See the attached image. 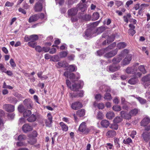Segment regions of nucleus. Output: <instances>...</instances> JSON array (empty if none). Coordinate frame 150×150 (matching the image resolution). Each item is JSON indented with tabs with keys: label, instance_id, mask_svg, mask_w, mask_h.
<instances>
[{
	"label": "nucleus",
	"instance_id": "1",
	"mask_svg": "<svg viewBox=\"0 0 150 150\" xmlns=\"http://www.w3.org/2000/svg\"><path fill=\"white\" fill-rule=\"evenodd\" d=\"M66 84L71 90L76 91L79 90V89L81 88L84 85L83 81L81 80H80L78 83H73L71 84L70 81L69 80H66Z\"/></svg>",
	"mask_w": 150,
	"mask_h": 150
},
{
	"label": "nucleus",
	"instance_id": "2",
	"mask_svg": "<svg viewBox=\"0 0 150 150\" xmlns=\"http://www.w3.org/2000/svg\"><path fill=\"white\" fill-rule=\"evenodd\" d=\"M98 84L99 86H100L99 90L96 91V92L98 93V94H100V93L110 94L111 90L109 86L103 84L101 82H98Z\"/></svg>",
	"mask_w": 150,
	"mask_h": 150
},
{
	"label": "nucleus",
	"instance_id": "3",
	"mask_svg": "<svg viewBox=\"0 0 150 150\" xmlns=\"http://www.w3.org/2000/svg\"><path fill=\"white\" fill-rule=\"evenodd\" d=\"M78 10L76 6L75 8H72L68 10L67 13L68 16L71 17V20L72 22L77 21L78 19L75 16L77 13Z\"/></svg>",
	"mask_w": 150,
	"mask_h": 150
},
{
	"label": "nucleus",
	"instance_id": "4",
	"mask_svg": "<svg viewBox=\"0 0 150 150\" xmlns=\"http://www.w3.org/2000/svg\"><path fill=\"white\" fill-rule=\"evenodd\" d=\"M78 130L87 134L89 132V129L87 128L85 122H83L80 125Z\"/></svg>",
	"mask_w": 150,
	"mask_h": 150
},
{
	"label": "nucleus",
	"instance_id": "5",
	"mask_svg": "<svg viewBox=\"0 0 150 150\" xmlns=\"http://www.w3.org/2000/svg\"><path fill=\"white\" fill-rule=\"evenodd\" d=\"M139 65L138 63H137L131 67L127 68L125 70L126 72L128 74H133L136 73L137 70V67Z\"/></svg>",
	"mask_w": 150,
	"mask_h": 150
},
{
	"label": "nucleus",
	"instance_id": "6",
	"mask_svg": "<svg viewBox=\"0 0 150 150\" xmlns=\"http://www.w3.org/2000/svg\"><path fill=\"white\" fill-rule=\"evenodd\" d=\"M95 33L93 30L88 29H87L85 32L84 37L86 39H89L91 37L96 36V34Z\"/></svg>",
	"mask_w": 150,
	"mask_h": 150
},
{
	"label": "nucleus",
	"instance_id": "7",
	"mask_svg": "<svg viewBox=\"0 0 150 150\" xmlns=\"http://www.w3.org/2000/svg\"><path fill=\"white\" fill-rule=\"evenodd\" d=\"M24 39L26 42L29 41H35L38 40V35H33L30 36L26 35Z\"/></svg>",
	"mask_w": 150,
	"mask_h": 150
},
{
	"label": "nucleus",
	"instance_id": "8",
	"mask_svg": "<svg viewBox=\"0 0 150 150\" xmlns=\"http://www.w3.org/2000/svg\"><path fill=\"white\" fill-rule=\"evenodd\" d=\"M120 69V66H116L115 64H113L107 67V70L108 71L110 72H113L115 71H117Z\"/></svg>",
	"mask_w": 150,
	"mask_h": 150
},
{
	"label": "nucleus",
	"instance_id": "9",
	"mask_svg": "<svg viewBox=\"0 0 150 150\" xmlns=\"http://www.w3.org/2000/svg\"><path fill=\"white\" fill-rule=\"evenodd\" d=\"M25 107L28 109L32 108L33 103L32 100L30 98L25 99L23 102Z\"/></svg>",
	"mask_w": 150,
	"mask_h": 150
},
{
	"label": "nucleus",
	"instance_id": "10",
	"mask_svg": "<svg viewBox=\"0 0 150 150\" xmlns=\"http://www.w3.org/2000/svg\"><path fill=\"white\" fill-rule=\"evenodd\" d=\"M121 117L126 120H129L131 118V116L129 113V112L128 113L127 112L125 111H122L120 112Z\"/></svg>",
	"mask_w": 150,
	"mask_h": 150
},
{
	"label": "nucleus",
	"instance_id": "11",
	"mask_svg": "<svg viewBox=\"0 0 150 150\" xmlns=\"http://www.w3.org/2000/svg\"><path fill=\"white\" fill-rule=\"evenodd\" d=\"M118 49H116L106 53L104 55V57L107 58H111L116 55Z\"/></svg>",
	"mask_w": 150,
	"mask_h": 150
},
{
	"label": "nucleus",
	"instance_id": "12",
	"mask_svg": "<svg viewBox=\"0 0 150 150\" xmlns=\"http://www.w3.org/2000/svg\"><path fill=\"white\" fill-rule=\"evenodd\" d=\"M83 105L82 104L79 102L76 101L71 104V108L74 110H78L82 107Z\"/></svg>",
	"mask_w": 150,
	"mask_h": 150
},
{
	"label": "nucleus",
	"instance_id": "13",
	"mask_svg": "<svg viewBox=\"0 0 150 150\" xmlns=\"http://www.w3.org/2000/svg\"><path fill=\"white\" fill-rule=\"evenodd\" d=\"M3 108L6 111L8 112H13L15 110L14 106L9 104L4 105Z\"/></svg>",
	"mask_w": 150,
	"mask_h": 150
},
{
	"label": "nucleus",
	"instance_id": "14",
	"mask_svg": "<svg viewBox=\"0 0 150 150\" xmlns=\"http://www.w3.org/2000/svg\"><path fill=\"white\" fill-rule=\"evenodd\" d=\"M150 123V117L146 116L140 122L141 126L145 127Z\"/></svg>",
	"mask_w": 150,
	"mask_h": 150
},
{
	"label": "nucleus",
	"instance_id": "15",
	"mask_svg": "<svg viewBox=\"0 0 150 150\" xmlns=\"http://www.w3.org/2000/svg\"><path fill=\"white\" fill-rule=\"evenodd\" d=\"M80 75L78 73H76V75L73 73H71L69 74V78L72 81H75L80 79Z\"/></svg>",
	"mask_w": 150,
	"mask_h": 150
},
{
	"label": "nucleus",
	"instance_id": "16",
	"mask_svg": "<svg viewBox=\"0 0 150 150\" xmlns=\"http://www.w3.org/2000/svg\"><path fill=\"white\" fill-rule=\"evenodd\" d=\"M142 139L146 142H148L150 140V133L148 132H143L141 136Z\"/></svg>",
	"mask_w": 150,
	"mask_h": 150
},
{
	"label": "nucleus",
	"instance_id": "17",
	"mask_svg": "<svg viewBox=\"0 0 150 150\" xmlns=\"http://www.w3.org/2000/svg\"><path fill=\"white\" fill-rule=\"evenodd\" d=\"M76 6L77 9L79 8L82 12L86 11L88 7L87 4L84 3H80L78 4Z\"/></svg>",
	"mask_w": 150,
	"mask_h": 150
},
{
	"label": "nucleus",
	"instance_id": "18",
	"mask_svg": "<svg viewBox=\"0 0 150 150\" xmlns=\"http://www.w3.org/2000/svg\"><path fill=\"white\" fill-rule=\"evenodd\" d=\"M33 129L32 126L28 124H24L22 127V130L25 133H27L31 131Z\"/></svg>",
	"mask_w": 150,
	"mask_h": 150
},
{
	"label": "nucleus",
	"instance_id": "19",
	"mask_svg": "<svg viewBox=\"0 0 150 150\" xmlns=\"http://www.w3.org/2000/svg\"><path fill=\"white\" fill-rule=\"evenodd\" d=\"M132 55L131 54H128L123 61V64L124 65L129 64L132 59Z\"/></svg>",
	"mask_w": 150,
	"mask_h": 150
},
{
	"label": "nucleus",
	"instance_id": "20",
	"mask_svg": "<svg viewBox=\"0 0 150 150\" xmlns=\"http://www.w3.org/2000/svg\"><path fill=\"white\" fill-rule=\"evenodd\" d=\"M116 132L113 130H108L106 134V135L109 138H112L115 137L116 135Z\"/></svg>",
	"mask_w": 150,
	"mask_h": 150
},
{
	"label": "nucleus",
	"instance_id": "21",
	"mask_svg": "<svg viewBox=\"0 0 150 150\" xmlns=\"http://www.w3.org/2000/svg\"><path fill=\"white\" fill-rule=\"evenodd\" d=\"M129 113L131 115V117L136 116L138 113V112H140V110L138 108H134L132 109L129 111Z\"/></svg>",
	"mask_w": 150,
	"mask_h": 150
},
{
	"label": "nucleus",
	"instance_id": "22",
	"mask_svg": "<svg viewBox=\"0 0 150 150\" xmlns=\"http://www.w3.org/2000/svg\"><path fill=\"white\" fill-rule=\"evenodd\" d=\"M122 58L119 55L114 58L112 59V62L113 64H116L119 63Z\"/></svg>",
	"mask_w": 150,
	"mask_h": 150
},
{
	"label": "nucleus",
	"instance_id": "23",
	"mask_svg": "<svg viewBox=\"0 0 150 150\" xmlns=\"http://www.w3.org/2000/svg\"><path fill=\"white\" fill-rule=\"evenodd\" d=\"M28 45L31 47L35 48V50L37 51L38 46L37 42L35 41H30L28 42Z\"/></svg>",
	"mask_w": 150,
	"mask_h": 150
},
{
	"label": "nucleus",
	"instance_id": "24",
	"mask_svg": "<svg viewBox=\"0 0 150 150\" xmlns=\"http://www.w3.org/2000/svg\"><path fill=\"white\" fill-rule=\"evenodd\" d=\"M67 70L71 71H75L77 69L76 67L74 64L70 65L68 66H67Z\"/></svg>",
	"mask_w": 150,
	"mask_h": 150
},
{
	"label": "nucleus",
	"instance_id": "25",
	"mask_svg": "<svg viewBox=\"0 0 150 150\" xmlns=\"http://www.w3.org/2000/svg\"><path fill=\"white\" fill-rule=\"evenodd\" d=\"M38 20V15L37 14H34L32 15L29 18L28 22L30 23L37 21Z\"/></svg>",
	"mask_w": 150,
	"mask_h": 150
},
{
	"label": "nucleus",
	"instance_id": "26",
	"mask_svg": "<svg viewBox=\"0 0 150 150\" xmlns=\"http://www.w3.org/2000/svg\"><path fill=\"white\" fill-rule=\"evenodd\" d=\"M129 52V50L127 49H125L122 51L119 55L123 59L124 57L126 56Z\"/></svg>",
	"mask_w": 150,
	"mask_h": 150
},
{
	"label": "nucleus",
	"instance_id": "27",
	"mask_svg": "<svg viewBox=\"0 0 150 150\" xmlns=\"http://www.w3.org/2000/svg\"><path fill=\"white\" fill-rule=\"evenodd\" d=\"M138 79L136 77H134L129 79L128 81V83L132 85H134L138 82Z\"/></svg>",
	"mask_w": 150,
	"mask_h": 150
},
{
	"label": "nucleus",
	"instance_id": "28",
	"mask_svg": "<svg viewBox=\"0 0 150 150\" xmlns=\"http://www.w3.org/2000/svg\"><path fill=\"white\" fill-rule=\"evenodd\" d=\"M109 122L106 120H103L100 123L101 126L105 128H107L109 126Z\"/></svg>",
	"mask_w": 150,
	"mask_h": 150
},
{
	"label": "nucleus",
	"instance_id": "29",
	"mask_svg": "<svg viewBox=\"0 0 150 150\" xmlns=\"http://www.w3.org/2000/svg\"><path fill=\"white\" fill-rule=\"evenodd\" d=\"M114 145L115 146L116 148L117 149L120 148V144L119 143V139L117 137H114Z\"/></svg>",
	"mask_w": 150,
	"mask_h": 150
},
{
	"label": "nucleus",
	"instance_id": "30",
	"mask_svg": "<svg viewBox=\"0 0 150 150\" xmlns=\"http://www.w3.org/2000/svg\"><path fill=\"white\" fill-rule=\"evenodd\" d=\"M59 125L61 127L62 130L65 132H67L68 129V127L67 125H66L63 122H60L59 123Z\"/></svg>",
	"mask_w": 150,
	"mask_h": 150
},
{
	"label": "nucleus",
	"instance_id": "31",
	"mask_svg": "<svg viewBox=\"0 0 150 150\" xmlns=\"http://www.w3.org/2000/svg\"><path fill=\"white\" fill-rule=\"evenodd\" d=\"M58 66H57V67L59 68L61 67H67V64L65 61H61L57 63Z\"/></svg>",
	"mask_w": 150,
	"mask_h": 150
},
{
	"label": "nucleus",
	"instance_id": "32",
	"mask_svg": "<svg viewBox=\"0 0 150 150\" xmlns=\"http://www.w3.org/2000/svg\"><path fill=\"white\" fill-rule=\"evenodd\" d=\"M76 113L79 117H82L85 115V111L84 109H82L77 110Z\"/></svg>",
	"mask_w": 150,
	"mask_h": 150
},
{
	"label": "nucleus",
	"instance_id": "33",
	"mask_svg": "<svg viewBox=\"0 0 150 150\" xmlns=\"http://www.w3.org/2000/svg\"><path fill=\"white\" fill-rule=\"evenodd\" d=\"M50 50V48L49 47H45L41 48L40 46H38V52L44 51L45 52H47Z\"/></svg>",
	"mask_w": 150,
	"mask_h": 150
},
{
	"label": "nucleus",
	"instance_id": "34",
	"mask_svg": "<svg viewBox=\"0 0 150 150\" xmlns=\"http://www.w3.org/2000/svg\"><path fill=\"white\" fill-rule=\"evenodd\" d=\"M105 30V28L103 26H101L98 28L96 30V33L98 34L102 33Z\"/></svg>",
	"mask_w": 150,
	"mask_h": 150
},
{
	"label": "nucleus",
	"instance_id": "35",
	"mask_svg": "<svg viewBox=\"0 0 150 150\" xmlns=\"http://www.w3.org/2000/svg\"><path fill=\"white\" fill-rule=\"evenodd\" d=\"M127 46V44L125 42H120L117 44V48L120 49L125 48Z\"/></svg>",
	"mask_w": 150,
	"mask_h": 150
},
{
	"label": "nucleus",
	"instance_id": "36",
	"mask_svg": "<svg viewBox=\"0 0 150 150\" xmlns=\"http://www.w3.org/2000/svg\"><path fill=\"white\" fill-rule=\"evenodd\" d=\"M36 116L33 114L27 118V120L29 122H32L36 120Z\"/></svg>",
	"mask_w": 150,
	"mask_h": 150
},
{
	"label": "nucleus",
	"instance_id": "37",
	"mask_svg": "<svg viewBox=\"0 0 150 150\" xmlns=\"http://www.w3.org/2000/svg\"><path fill=\"white\" fill-rule=\"evenodd\" d=\"M45 0H38V11H41L42 8V5L44 4Z\"/></svg>",
	"mask_w": 150,
	"mask_h": 150
},
{
	"label": "nucleus",
	"instance_id": "38",
	"mask_svg": "<svg viewBox=\"0 0 150 150\" xmlns=\"http://www.w3.org/2000/svg\"><path fill=\"white\" fill-rule=\"evenodd\" d=\"M45 18V15L43 13H40L38 15V22L40 21H42L41 22H40V23H42L44 22Z\"/></svg>",
	"mask_w": 150,
	"mask_h": 150
},
{
	"label": "nucleus",
	"instance_id": "39",
	"mask_svg": "<svg viewBox=\"0 0 150 150\" xmlns=\"http://www.w3.org/2000/svg\"><path fill=\"white\" fill-rule=\"evenodd\" d=\"M99 14L98 12H94L92 17V20L93 21L97 20L99 18Z\"/></svg>",
	"mask_w": 150,
	"mask_h": 150
},
{
	"label": "nucleus",
	"instance_id": "40",
	"mask_svg": "<svg viewBox=\"0 0 150 150\" xmlns=\"http://www.w3.org/2000/svg\"><path fill=\"white\" fill-rule=\"evenodd\" d=\"M114 114L112 112H109L106 114V117L109 119H112L114 116Z\"/></svg>",
	"mask_w": 150,
	"mask_h": 150
},
{
	"label": "nucleus",
	"instance_id": "41",
	"mask_svg": "<svg viewBox=\"0 0 150 150\" xmlns=\"http://www.w3.org/2000/svg\"><path fill=\"white\" fill-rule=\"evenodd\" d=\"M123 120L122 118L121 117L117 116L113 120V122L117 124L121 122Z\"/></svg>",
	"mask_w": 150,
	"mask_h": 150
},
{
	"label": "nucleus",
	"instance_id": "42",
	"mask_svg": "<svg viewBox=\"0 0 150 150\" xmlns=\"http://www.w3.org/2000/svg\"><path fill=\"white\" fill-rule=\"evenodd\" d=\"M115 35H112L110 36H108L107 40V43L109 44L110 42H113L115 39Z\"/></svg>",
	"mask_w": 150,
	"mask_h": 150
},
{
	"label": "nucleus",
	"instance_id": "43",
	"mask_svg": "<svg viewBox=\"0 0 150 150\" xmlns=\"http://www.w3.org/2000/svg\"><path fill=\"white\" fill-rule=\"evenodd\" d=\"M31 114V112L30 110H25L23 112V116L24 117H29Z\"/></svg>",
	"mask_w": 150,
	"mask_h": 150
},
{
	"label": "nucleus",
	"instance_id": "44",
	"mask_svg": "<svg viewBox=\"0 0 150 150\" xmlns=\"http://www.w3.org/2000/svg\"><path fill=\"white\" fill-rule=\"evenodd\" d=\"M38 135L37 132L36 131H33L31 134L28 135V137L29 138H32L33 137H36Z\"/></svg>",
	"mask_w": 150,
	"mask_h": 150
},
{
	"label": "nucleus",
	"instance_id": "45",
	"mask_svg": "<svg viewBox=\"0 0 150 150\" xmlns=\"http://www.w3.org/2000/svg\"><path fill=\"white\" fill-rule=\"evenodd\" d=\"M136 98L142 104H144L146 103V100L142 98L138 97H136Z\"/></svg>",
	"mask_w": 150,
	"mask_h": 150
},
{
	"label": "nucleus",
	"instance_id": "46",
	"mask_svg": "<svg viewBox=\"0 0 150 150\" xmlns=\"http://www.w3.org/2000/svg\"><path fill=\"white\" fill-rule=\"evenodd\" d=\"M26 139V136L23 134L19 135L18 137L17 140L19 141H22L25 140Z\"/></svg>",
	"mask_w": 150,
	"mask_h": 150
},
{
	"label": "nucleus",
	"instance_id": "47",
	"mask_svg": "<svg viewBox=\"0 0 150 150\" xmlns=\"http://www.w3.org/2000/svg\"><path fill=\"white\" fill-rule=\"evenodd\" d=\"M123 143L126 144H129L130 143H132V141L130 138L129 137L126 139H124Z\"/></svg>",
	"mask_w": 150,
	"mask_h": 150
},
{
	"label": "nucleus",
	"instance_id": "48",
	"mask_svg": "<svg viewBox=\"0 0 150 150\" xmlns=\"http://www.w3.org/2000/svg\"><path fill=\"white\" fill-rule=\"evenodd\" d=\"M142 80L144 82L150 81V74L143 77Z\"/></svg>",
	"mask_w": 150,
	"mask_h": 150
},
{
	"label": "nucleus",
	"instance_id": "49",
	"mask_svg": "<svg viewBox=\"0 0 150 150\" xmlns=\"http://www.w3.org/2000/svg\"><path fill=\"white\" fill-rule=\"evenodd\" d=\"M18 111L20 113L23 112L25 110L23 105H20L18 107Z\"/></svg>",
	"mask_w": 150,
	"mask_h": 150
},
{
	"label": "nucleus",
	"instance_id": "50",
	"mask_svg": "<svg viewBox=\"0 0 150 150\" xmlns=\"http://www.w3.org/2000/svg\"><path fill=\"white\" fill-rule=\"evenodd\" d=\"M103 115L102 112L99 111L97 114L96 118L98 119L101 120L103 118Z\"/></svg>",
	"mask_w": 150,
	"mask_h": 150
},
{
	"label": "nucleus",
	"instance_id": "51",
	"mask_svg": "<svg viewBox=\"0 0 150 150\" xmlns=\"http://www.w3.org/2000/svg\"><path fill=\"white\" fill-rule=\"evenodd\" d=\"M68 54V51H62L60 53L59 56L61 58H64L66 57Z\"/></svg>",
	"mask_w": 150,
	"mask_h": 150
},
{
	"label": "nucleus",
	"instance_id": "52",
	"mask_svg": "<svg viewBox=\"0 0 150 150\" xmlns=\"http://www.w3.org/2000/svg\"><path fill=\"white\" fill-rule=\"evenodd\" d=\"M118 125L117 124L113 123L111 125L110 128L113 130H117L118 129Z\"/></svg>",
	"mask_w": 150,
	"mask_h": 150
},
{
	"label": "nucleus",
	"instance_id": "53",
	"mask_svg": "<svg viewBox=\"0 0 150 150\" xmlns=\"http://www.w3.org/2000/svg\"><path fill=\"white\" fill-rule=\"evenodd\" d=\"M139 70L143 74H145L146 73L144 67L143 65H140L138 68Z\"/></svg>",
	"mask_w": 150,
	"mask_h": 150
},
{
	"label": "nucleus",
	"instance_id": "54",
	"mask_svg": "<svg viewBox=\"0 0 150 150\" xmlns=\"http://www.w3.org/2000/svg\"><path fill=\"white\" fill-rule=\"evenodd\" d=\"M44 119L43 117L38 115V122L42 125H44Z\"/></svg>",
	"mask_w": 150,
	"mask_h": 150
},
{
	"label": "nucleus",
	"instance_id": "55",
	"mask_svg": "<svg viewBox=\"0 0 150 150\" xmlns=\"http://www.w3.org/2000/svg\"><path fill=\"white\" fill-rule=\"evenodd\" d=\"M45 120V125L47 127H52V124L53 122V121L46 120Z\"/></svg>",
	"mask_w": 150,
	"mask_h": 150
},
{
	"label": "nucleus",
	"instance_id": "56",
	"mask_svg": "<svg viewBox=\"0 0 150 150\" xmlns=\"http://www.w3.org/2000/svg\"><path fill=\"white\" fill-rule=\"evenodd\" d=\"M113 109L115 111H119L121 110V107L119 105H114L112 107Z\"/></svg>",
	"mask_w": 150,
	"mask_h": 150
},
{
	"label": "nucleus",
	"instance_id": "57",
	"mask_svg": "<svg viewBox=\"0 0 150 150\" xmlns=\"http://www.w3.org/2000/svg\"><path fill=\"white\" fill-rule=\"evenodd\" d=\"M35 137H33L32 138H29L30 140L29 142L31 144H33L37 142V139L35 138Z\"/></svg>",
	"mask_w": 150,
	"mask_h": 150
},
{
	"label": "nucleus",
	"instance_id": "58",
	"mask_svg": "<svg viewBox=\"0 0 150 150\" xmlns=\"http://www.w3.org/2000/svg\"><path fill=\"white\" fill-rule=\"evenodd\" d=\"M59 57L57 55H54L53 56H52L51 58V61L53 62H58L59 61Z\"/></svg>",
	"mask_w": 150,
	"mask_h": 150
},
{
	"label": "nucleus",
	"instance_id": "59",
	"mask_svg": "<svg viewBox=\"0 0 150 150\" xmlns=\"http://www.w3.org/2000/svg\"><path fill=\"white\" fill-rule=\"evenodd\" d=\"M0 70L2 72H6V69L4 65L1 63H0Z\"/></svg>",
	"mask_w": 150,
	"mask_h": 150
},
{
	"label": "nucleus",
	"instance_id": "60",
	"mask_svg": "<svg viewBox=\"0 0 150 150\" xmlns=\"http://www.w3.org/2000/svg\"><path fill=\"white\" fill-rule=\"evenodd\" d=\"M105 50H101L97 51L96 52V55L98 56H101L104 54Z\"/></svg>",
	"mask_w": 150,
	"mask_h": 150
},
{
	"label": "nucleus",
	"instance_id": "61",
	"mask_svg": "<svg viewBox=\"0 0 150 150\" xmlns=\"http://www.w3.org/2000/svg\"><path fill=\"white\" fill-rule=\"evenodd\" d=\"M104 98L107 100H110L112 99L111 94H105L104 97Z\"/></svg>",
	"mask_w": 150,
	"mask_h": 150
},
{
	"label": "nucleus",
	"instance_id": "62",
	"mask_svg": "<svg viewBox=\"0 0 150 150\" xmlns=\"http://www.w3.org/2000/svg\"><path fill=\"white\" fill-rule=\"evenodd\" d=\"M9 62L11 66L13 67H16V65L13 59H10Z\"/></svg>",
	"mask_w": 150,
	"mask_h": 150
},
{
	"label": "nucleus",
	"instance_id": "63",
	"mask_svg": "<svg viewBox=\"0 0 150 150\" xmlns=\"http://www.w3.org/2000/svg\"><path fill=\"white\" fill-rule=\"evenodd\" d=\"M128 32L129 35H131L132 36H133L135 33V31L133 29H129Z\"/></svg>",
	"mask_w": 150,
	"mask_h": 150
},
{
	"label": "nucleus",
	"instance_id": "64",
	"mask_svg": "<svg viewBox=\"0 0 150 150\" xmlns=\"http://www.w3.org/2000/svg\"><path fill=\"white\" fill-rule=\"evenodd\" d=\"M106 145L107 146H106L107 148L110 150L111 149L113 146V144L111 143H107Z\"/></svg>",
	"mask_w": 150,
	"mask_h": 150
}]
</instances>
